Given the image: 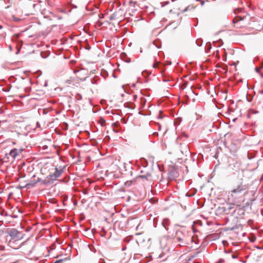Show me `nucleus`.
<instances>
[{"label": "nucleus", "mask_w": 263, "mask_h": 263, "mask_svg": "<svg viewBox=\"0 0 263 263\" xmlns=\"http://www.w3.org/2000/svg\"><path fill=\"white\" fill-rule=\"evenodd\" d=\"M240 181L239 184L234 189L229 192L228 195V201H235V200H237L238 195L242 193H244L245 194H247L248 185L243 184L242 180L240 179Z\"/></svg>", "instance_id": "1"}, {"label": "nucleus", "mask_w": 263, "mask_h": 263, "mask_svg": "<svg viewBox=\"0 0 263 263\" xmlns=\"http://www.w3.org/2000/svg\"><path fill=\"white\" fill-rule=\"evenodd\" d=\"M11 237V239L9 241V245L14 249L19 248V246L16 247L15 243L23 238L24 234L15 229L10 230L8 233Z\"/></svg>", "instance_id": "2"}, {"label": "nucleus", "mask_w": 263, "mask_h": 263, "mask_svg": "<svg viewBox=\"0 0 263 263\" xmlns=\"http://www.w3.org/2000/svg\"><path fill=\"white\" fill-rule=\"evenodd\" d=\"M241 163L238 162H235L233 166L232 167V170L233 171L234 174L236 175L237 174V178H239V174H240V180H243V171L240 167Z\"/></svg>", "instance_id": "3"}, {"label": "nucleus", "mask_w": 263, "mask_h": 263, "mask_svg": "<svg viewBox=\"0 0 263 263\" xmlns=\"http://www.w3.org/2000/svg\"><path fill=\"white\" fill-rule=\"evenodd\" d=\"M50 174L47 176L49 180H54L59 177L62 174L61 170H58L57 167H52L50 169Z\"/></svg>", "instance_id": "4"}, {"label": "nucleus", "mask_w": 263, "mask_h": 263, "mask_svg": "<svg viewBox=\"0 0 263 263\" xmlns=\"http://www.w3.org/2000/svg\"><path fill=\"white\" fill-rule=\"evenodd\" d=\"M232 203H228L226 206L221 208L222 211L228 214L230 213V210L233 209L235 205H238L237 201L235 200V201H232Z\"/></svg>", "instance_id": "5"}, {"label": "nucleus", "mask_w": 263, "mask_h": 263, "mask_svg": "<svg viewBox=\"0 0 263 263\" xmlns=\"http://www.w3.org/2000/svg\"><path fill=\"white\" fill-rule=\"evenodd\" d=\"M23 151V148H14L10 152L9 155L13 158L15 159L20 155Z\"/></svg>", "instance_id": "6"}, {"label": "nucleus", "mask_w": 263, "mask_h": 263, "mask_svg": "<svg viewBox=\"0 0 263 263\" xmlns=\"http://www.w3.org/2000/svg\"><path fill=\"white\" fill-rule=\"evenodd\" d=\"M151 175L148 173H144L143 171H141V174L138 176L139 178H142V179H145L146 180H148L149 178L151 177Z\"/></svg>", "instance_id": "7"}, {"label": "nucleus", "mask_w": 263, "mask_h": 263, "mask_svg": "<svg viewBox=\"0 0 263 263\" xmlns=\"http://www.w3.org/2000/svg\"><path fill=\"white\" fill-rule=\"evenodd\" d=\"M185 237H183V238H180L179 237H177V239L178 241L179 242H181V244H179L180 246H182V245H185V244H187V242H186V239H185Z\"/></svg>", "instance_id": "8"}, {"label": "nucleus", "mask_w": 263, "mask_h": 263, "mask_svg": "<svg viewBox=\"0 0 263 263\" xmlns=\"http://www.w3.org/2000/svg\"><path fill=\"white\" fill-rule=\"evenodd\" d=\"M246 18V16L242 17L241 16H237L234 18L233 19V23H237L240 21H242L244 19Z\"/></svg>", "instance_id": "9"}, {"label": "nucleus", "mask_w": 263, "mask_h": 263, "mask_svg": "<svg viewBox=\"0 0 263 263\" xmlns=\"http://www.w3.org/2000/svg\"><path fill=\"white\" fill-rule=\"evenodd\" d=\"M36 182L31 181L30 182L27 183L26 185V186L28 187H32L33 186H34L36 184Z\"/></svg>", "instance_id": "10"}, {"label": "nucleus", "mask_w": 263, "mask_h": 263, "mask_svg": "<svg viewBox=\"0 0 263 263\" xmlns=\"http://www.w3.org/2000/svg\"><path fill=\"white\" fill-rule=\"evenodd\" d=\"M5 247L2 245H0V250H4Z\"/></svg>", "instance_id": "11"}, {"label": "nucleus", "mask_w": 263, "mask_h": 263, "mask_svg": "<svg viewBox=\"0 0 263 263\" xmlns=\"http://www.w3.org/2000/svg\"><path fill=\"white\" fill-rule=\"evenodd\" d=\"M158 64H159V63H155V64H154L153 67L154 68H156L158 65Z\"/></svg>", "instance_id": "12"}, {"label": "nucleus", "mask_w": 263, "mask_h": 263, "mask_svg": "<svg viewBox=\"0 0 263 263\" xmlns=\"http://www.w3.org/2000/svg\"><path fill=\"white\" fill-rule=\"evenodd\" d=\"M139 227H140V224H139L137 226V230H138V229L139 228Z\"/></svg>", "instance_id": "13"}, {"label": "nucleus", "mask_w": 263, "mask_h": 263, "mask_svg": "<svg viewBox=\"0 0 263 263\" xmlns=\"http://www.w3.org/2000/svg\"><path fill=\"white\" fill-rule=\"evenodd\" d=\"M60 261H61L60 260H57L55 263H59Z\"/></svg>", "instance_id": "14"}, {"label": "nucleus", "mask_w": 263, "mask_h": 263, "mask_svg": "<svg viewBox=\"0 0 263 263\" xmlns=\"http://www.w3.org/2000/svg\"><path fill=\"white\" fill-rule=\"evenodd\" d=\"M2 237V234H0V240H1Z\"/></svg>", "instance_id": "15"}, {"label": "nucleus", "mask_w": 263, "mask_h": 263, "mask_svg": "<svg viewBox=\"0 0 263 263\" xmlns=\"http://www.w3.org/2000/svg\"><path fill=\"white\" fill-rule=\"evenodd\" d=\"M186 152H187V151H188V148H187V147H186Z\"/></svg>", "instance_id": "16"}, {"label": "nucleus", "mask_w": 263, "mask_h": 263, "mask_svg": "<svg viewBox=\"0 0 263 263\" xmlns=\"http://www.w3.org/2000/svg\"><path fill=\"white\" fill-rule=\"evenodd\" d=\"M239 9H236L235 11H239Z\"/></svg>", "instance_id": "17"}, {"label": "nucleus", "mask_w": 263, "mask_h": 263, "mask_svg": "<svg viewBox=\"0 0 263 263\" xmlns=\"http://www.w3.org/2000/svg\"><path fill=\"white\" fill-rule=\"evenodd\" d=\"M239 9H236L235 11H239Z\"/></svg>", "instance_id": "18"}, {"label": "nucleus", "mask_w": 263, "mask_h": 263, "mask_svg": "<svg viewBox=\"0 0 263 263\" xmlns=\"http://www.w3.org/2000/svg\"><path fill=\"white\" fill-rule=\"evenodd\" d=\"M239 9H236L235 11H239Z\"/></svg>", "instance_id": "19"}, {"label": "nucleus", "mask_w": 263, "mask_h": 263, "mask_svg": "<svg viewBox=\"0 0 263 263\" xmlns=\"http://www.w3.org/2000/svg\"><path fill=\"white\" fill-rule=\"evenodd\" d=\"M260 68L256 69V70L258 71Z\"/></svg>", "instance_id": "20"}]
</instances>
